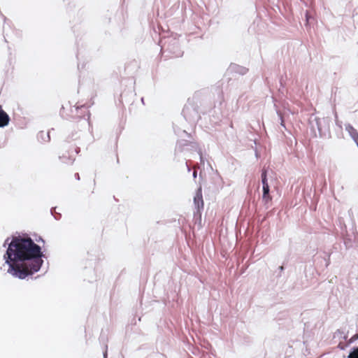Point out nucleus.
Returning a JSON list of instances; mask_svg holds the SVG:
<instances>
[{
  "instance_id": "obj_9",
  "label": "nucleus",
  "mask_w": 358,
  "mask_h": 358,
  "mask_svg": "<svg viewBox=\"0 0 358 358\" xmlns=\"http://www.w3.org/2000/svg\"><path fill=\"white\" fill-rule=\"evenodd\" d=\"M10 118L8 114L0 108V127L6 126L9 122Z\"/></svg>"
},
{
  "instance_id": "obj_1",
  "label": "nucleus",
  "mask_w": 358,
  "mask_h": 358,
  "mask_svg": "<svg viewBox=\"0 0 358 358\" xmlns=\"http://www.w3.org/2000/svg\"><path fill=\"white\" fill-rule=\"evenodd\" d=\"M41 257V247L30 238H13L4 255L8 272L20 279L39 271L43 262Z\"/></svg>"
},
{
  "instance_id": "obj_8",
  "label": "nucleus",
  "mask_w": 358,
  "mask_h": 358,
  "mask_svg": "<svg viewBox=\"0 0 358 358\" xmlns=\"http://www.w3.org/2000/svg\"><path fill=\"white\" fill-rule=\"evenodd\" d=\"M345 130L348 132L350 137L353 139L354 141L358 138V132L356 129H355L352 125L350 124H345Z\"/></svg>"
},
{
  "instance_id": "obj_21",
  "label": "nucleus",
  "mask_w": 358,
  "mask_h": 358,
  "mask_svg": "<svg viewBox=\"0 0 358 358\" xmlns=\"http://www.w3.org/2000/svg\"><path fill=\"white\" fill-rule=\"evenodd\" d=\"M192 176L194 178H196L197 176V171L196 170L194 171Z\"/></svg>"
},
{
  "instance_id": "obj_18",
  "label": "nucleus",
  "mask_w": 358,
  "mask_h": 358,
  "mask_svg": "<svg viewBox=\"0 0 358 358\" xmlns=\"http://www.w3.org/2000/svg\"><path fill=\"white\" fill-rule=\"evenodd\" d=\"M310 18H311V17L309 15L308 11H306V23L307 24L309 22V20H310Z\"/></svg>"
},
{
  "instance_id": "obj_2",
  "label": "nucleus",
  "mask_w": 358,
  "mask_h": 358,
  "mask_svg": "<svg viewBox=\"0 0 358 358\" xmlns=\"http://www.w3.org/2000/svg\"><path fill=\"white\" fill-rule=\"evenodd\" d=\"M161 47L162 55L166 52L170 53L173 57H180L182 56L183 51L180 49L179 41L172 36L164 37L158 42Z\"/></svg>"
},
{
  "instance_id": "obj_24",
  "label": "nucleus",
  "mask_w": 358,
  "mask_h": 358,
  "mask_svg": "<svg viewBox=\"0 0 358 358\" xmlns=\"http://www.w3.org/2000/svg\"><path fill=\"white\" fill-rule=\"evenodd\" d=\"M355 143L357 144V147H358V138L356 139V141H355Z\"/></svg>"
},
{
  "instance_id": "obj_20",
  "label": "nucleus",
  "mask_w": 358,
  "mask_h": 358,
  "mask_svg": "<svg viewBox=\"0 0 358 358\" xmlns=\"http://www.w3.org/2000/svg\"><path fill=\"white\" fill-rule=\"evenodd\" d=\"M185 165H186V167H187V171H188V172H190V171H191V168H190L189 165L187 164V162H186V163H185Z\"/></svg>"
},
{
  "instance_id": "obj_4",
  "label": "nucleus",
  "mask_w": 358,
  "mask_h": 358,
  "mask_svg": "<svg viewBox=\"0 0 358 358\" xmlns=\"http://www.w3.org/2000/svg\"><path fill=\"white\" fill-rule=\"evenodd\" d=\"M80 152V148L76 145L65 144L62 148L59 159L63 163L71 164L76 156Z\"/></svg>"
},
{
  "instance_id": "obj_15",
  "label": "nucleus",
  "mask_w": 358,
  "mask_h": 358,
  "mask_svg": "<svg viewBox=\"0 0 358 358\" xmlns=\"http://www.w3.org/2000/svg\"><path fill=\"white\" fill-rule=\"evenodd\" d=\"M358 339V337H357V334H355L354 336H352L348 341H347V344H346V346H349L350 345H351L352 343H353L354 342H355V341H357Z\"/></svg>"
},
{
  "instance_id": "obj_14",
  "label": "nucleus",
  "mask_w": 358,
  "mask_h": 358,
  "mask_svg": "<svg viewBox=\"0 0 358 358\" xmlns=\"http://www.w3.org/2000/svg\"><path fill=\"white\" fill-rule=\"evenodd\" d=\"M348 358H358V347H354L351 349Z\"/></svg>"
},
{
  "instance_id": "obj_26",
  "label": "nucleus",
  "mask_w": 358,
  "mask_h": 358,
  "mask_svg": "<svg viewBox=\"0 0 358 358\" xmlns=\"http://www.w3.org/2000/svg\"><path fill=\"white\" fill-rule=\"evenodd\" d=\"M357 337H358V333H357Z\"/></svg>"
},
{
  "instance_id": "obj_25",
  "label": "nucleus",
  "mask_w": 358,
  "mask_h": 358,
  "mask_svg": "<svg viewBox=\"0 0 358 358\" xmlns=\"http://www.w3.org/2000/svg\"><path fill=\"white\" fill-rule=\"evenodd\" d=\"M8 239H6V242H5V243H4V245H6V244L7 243V242H8Z\"/></svg>"
},
{
  "instance_id": "obj_23",
  "label": "nucleus",
  "mask_w": 358,
  "mask_h": 358,
  "mask_svg": "<svg viewBox=\"0 0 358 358\" xmlns=\"http://www.w3.org/2000/svg\"><path fill=\"white\" fill-rule=\"evenodd\" d=\"M75 176H76V178H77L78 180H79V179H80V176H79V174H78V173H76V175H75Z\"/></svg>"
},
{
  "instance_id": "obj_22",
  "label": "nucleus",
  "mask_w": 358,
  "mask_h": 358,
  "mask_svg": "<svg viewBox=\"0 0 358 358\" xmlns=\"http://www.w3.org/2000/svg\"><path fill=\"white\" fill-rule=\"evenodd\" d=\"M278 269L280 270V272H282L284 270L283 266H279Z\"/></svg>"
},
{
  "instance_id": "obj_13",
  "label": "nucleus",
  "mask_w": 358,
  "mask_h": 358,
  "mask_svg": "<svg viewBox=\"0 0 358 358\" xmlns=\"http://www.w3.org/2000/svg\"><path fill=\"white\" fill-rule=\"evenodd\" d=\"M262 183L263 187H268V181H267V171L265 169H263L262 171Z\"/></svg>"
},
{
  "instance_id": "obj_12",
  "label": "nucleus",
  "mask_w": 358,
  "mask_h": 358,
  "mask_svg": "<svg viewBox=\"0 0 358 358\" xmlns=\"http://www.w3.org/2000/svg\"><path fill=\"white\" fill-rule=\"evenodd\" d=\"M189 142L187 140L178 141L176 144V150L182 152L185 149V147L189 145Z\"/></svg>"
},
{
  "instance_id": "obj_7",
  "label": "nucleus",
  "mask_w": 358,
  "mask_h": 358,
  "mask_svg": "<svg viewBox=\"0 0 358 358\" xmlns=\"http://www.w3.org/2000/svg\"><path fill=\"white\" fill-rule=\"evenodd\" d=\"M228 71L231 73L243 76L248 73V69L244 66L236 64H230Z\"/></svg>"
},
{
  "instance_id": "obj_10",
  "label": "nucleus",
  "mask_w": 358,
  "mask_h": 358,
  "mask_svg": "<svg viewBox=\"0 0 358 358\" xmlns=\"http://www.w3.org/2000/svg\"><path fill=\"white\" fill-rule=\"evenodd\" d=\"M348 336V331H345L343 329H337L334 334V338L338 340H347Z\"/></svg>"
},
{
  "instance_id": "obj_19",
  "label": "nucleus",
  "mask_w": 358,
  "mask_h": 358,
  "mask_svg": "<svg viewBox=\"0 0 358 358\" xmlns=\"http://www.w3.org/2000/svg\"><path fill=\"white\" fill-rule=\"evenodd\" d=\"M199 156H200V161H201V163L202 164H204V160L203 159V156H202V154L201 152H199Z\"/></svg>"
},
{
  "instance_id": "obj_5",
  "label": "nucleus",
  "mask_w": 358,
  "mask_h": 358,
  "mask_svg": "<svg viewBox=\"0 0 358 358\" xmlns=\"http://www.w3.org/2000/svg\"><path fill=\"white\" fill-rule=\"evenodd\" d=\"M182 113L185 119L189 123H195L197 122L200 115L196 108L189 105H185L182 109Z\"/></svg>"
},
{
  "instance_id": "obj_17",
  "label": "nucleus",
  "mask_w": 358,
  "mask_h": 358,
  "mask_svg": "<svg viewBox=\"0 0 358 358\" xmlns=\"http://www.w3.org/2000/svg\"><path fill=\"white\" fill-rule=\"evenodd\" d=\"M346 345H343L342 343H339L338 348H340L341 350H344L346 348Z\"/></svg>"
},
{
  "instance_id": "obj_16",
  "label": "nucleus",
  "mask_w": 358,
  "mask_h": 358,
  "mask_svg": "<svg viewBox=\"0 0 358 358\" xmlns=\"http://www.w3.org/2000/svg\"><path fill=\"white\" fill-rule=\"evenodd\" d=\"M277 114L278 115L280 120V125L282 127L285 128L284 120H283V117H282V115L280 111H277Z\"/></svg>"
},
{
  "instance_id": "obj_3",
  "label": "nucleus",
  "mask_w": 358,
  "mask_h": 358,
  "mask_svg": "<svg viewBox=\"0 0 358 358\" xmlns=\"http://www.w3.org/2000/svg\"><path fill=\"white\" fill-rule=\"evenodd\" d=\"M330 117H319L311 115L309 119V125L314 136H317L316 129L320 137H324L330 134Z\"/></svg>"
},
{
  "instance_id": "obj_6",
  "label": "nucleus",
  "mask_w": 358,
  "mask_h": 358,
  "mask_svg": "<svg viewBox=\"0 0 358 358\" xmlns=\"http://www.w3.org/2000/svg\"><path fill=\"white\" fill-rule=\"evenodd\" d=\"M194 204L197 208L198 211L203 209V200L202 196V189L201 187H199L196 192L195 196L194 197Z\"/></svg>"
},
{
  "instance_id": "obj_11",
  "label": "nucleus",
  "mask_w": 358,
  "mask_h": 358,
  "mask_svg": "<svg viewBox=\"0 0 358 358\" xmlns=\"http://www.w3.org/2000/svg\"><path fill=\"white\" fill-rule=\"evenodd\" d=\"M263 189V195H262V200L264 202V203H267L271 200V197L269 194L270 189L269 186L268 187H262Z\"/></svg>"
}]
</instances>
